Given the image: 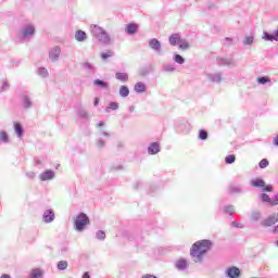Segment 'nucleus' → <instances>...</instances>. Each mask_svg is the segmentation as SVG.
I'll use <instances>...</instances> for the list:
<instances>
[{
  "mask_svg": "<svg viewBox=\"0 0 278 278\" xmlns=\"http://www.w3.org/2000/svg\"><path fill=\"white\" fill-rule=\"evenodd\" d=\"M212 250V241L203 239L192 244L190 255L195 264H203V257Z\"/></svg>",
  "mask_w": 278,
  "mask_h": 278,
  "instance_id": "nucleus-1",
  "label": "nucleus"
},
{
  "mask_svg": "<svg viewBox=\"0 0 278 278\" xmlns=\"http://www.w3.org/2000/svg\"><path fill=\"white\" fill-rule=\"evenodd\" d=\"M90 31L91 35L93 36V38H96V40L100 41L101 45H104L105 47L112 45V37L110 36V34L103 29V27L97 25V24H92L90 26Z\"/></svg>",
  "mask_w": 278,
  "mask_h": 278,
  "instance_id": "nucleus-2",
  "label": "nucleus"
},
{
  "mask_svg": "<svg viewBox=\"0 0 278 278\" xmlns=\"http://www.w3.org/2000/svg\"><path fill=\"white\" fill-rule=\"evenodd\" d=\"M90 225V217L86 213H79L74 220V229L81 232L86 230V227Z\"/></svg>",
  "mask_w": 278,
  "mask_h": 278,
  "instance_id": "nucleus-3",
  "label": "nucleus"
},
{
  "mask_svg": "<svg viewBox=\"0 0 278 278\" xmlns=\"http://www.w3.org/2000/svg\"><path fill=\"white\" fill-rule=\"evenodd\" d=\"M18 34L24 40H29V38H34L36 35V27L34 24H26L22 26V28L18 30Z\"/></svg>",
  "mask_w": 278,
  "mask_h": 278,
  "instance_id": "nucleus-4",
  "label": "nucleus"
},
{
  "mask_svg": "<svg viewBox=\"0 0 278 278\" xmlns=\"http://www.w3.org/2000/svg\"><path fill=\"white\" fill-rule=\"evenodd\" d=\"M277 223L278 213H274L261 222V227H273V225H277Z\"/></svg>",
  "mask_w": 278,
  "mask_h": 278,
  "instance_id": "nucleus-5",
  "label": "nucleus"
},
{
  "mask_svg": "<svg viewBox=\"0 0 278 278\" xmlns=\"http://www.w3.org/2000/svg\"><path fill=\"white\" fill-rule=\"evenodd\" d=\"M148 45L154 53L162 55V42L157 38L150 39Z\"/></svg>",
  "mask_w": 278,
  "mask_h": 278,
  "instance_id": "nucleus-6",
  "label": "nucleus"
},
{
  "mask_svg": "<svg viewBox=\"0 0 278 278\" xmlns=\"http://www.w3.org/2000/svg\"><path fill=\"white\" fill-rule=\"evenodd\" d=\"M228 192L229 194H244V187L240 184L231 182L228 186Z\"/></svg>",
  "mask_w": 278,
  "mask_h": 278,
  "instance_id": "nucleus-7",
  "label": "nucleus"
},
{
  "mask_svg": "<svg viewBox=\"0 0 278 278\" xmlns=\"http://www.w3.org/2000/svg\"><path fill=\"white\" fill-rule=\"evenodd\" d=\"M21 100L24 110H31V108L34 106V101H31V98L29 97V94H27V92L21 94Z\"/></svg>",
  "mask_w": 278,
  "mask_h": 278,
  "instance_id": "nucleus-8",
  "label": "nucleus"
},
{
  "mask_svg": "<svg viewBox=\"0 0 278 278\" xmlns=\"http://www.w3.org/2000/svg\"><path fill=\"white\" fill-rule=\"evenodd\" d=\"M42 220L46 225H49L55 220V212L52 208H48L43 212Z\"/></svg>",
  "mask_w": 278,
  "mask_h": 278,
  "instance_id": "nucleus-9",
  "label": "nucleus"
},
{
  "mask_svg": "<svg viewBox=\"0 0 278 278\" xmlns=\"http://www.w3.org/2000/svg\"><path fill=\"white\" fill-rule=\"evenodd\" d=\"M178 131H180V134H190L192 126L190 125V123L186 122V121H179L176 125Z\"/></svg>",
  "mask_w": 278,
  "mask_h": 278,
  "instance_id": "nucleus-10",
  "label": "nucleus"
},
{
  "mask_svg": "<svg viewBox=\"0 0 278 278\" xmlns=\"http://www.w3.org/2000/svg\"><path fill=\"white\" fill-rule=\"evenodd\" d=\"M40 181H51L52 179H55V172L52 169H46L39 175Z\"/></svg>",
  "mask_w": 278,
  "mask_h": 278,
  "instance_id": "nucleus-11",
  "label": "nucleus"
},
{
  "mask_svg": "<svg viewBox=\"0 0 278 278\" xmlns=\"http://www.w3.org/2000/svg\"><path fill=\"white\" fill-rule=\"evenodd\" d=\"M61 53H62V49L56 46V47L50 49L49 59L51 60V62H58V60H60Z\"/></svg>",
  "mask_w": 278,
  "mask_h": 278,
  "instance_id": "nucleus-12",
  "label": "nucleus"
},
{
  "mask_svg": "<svg viewBox=\"0 0 278 278\" xmlns=\"http://www.w3.org/2000/svg\"><path fill=\"white\" fill-rule=\"evenodd\" d=\"M227 278H239L240 277V268L232 266L228 267L225 271Z\"/></svg>",
  "mask_w": 278,
  "mask_h": 278,
  "instance_id": "nucleus-13",
  "label": "nucleus"
},
{
  "mask_svg": "<svg viewBox=\"0 0 278 278\" xmlns=\"http://www.w3.org/2000/svg\"><path fill=\"white\" fill-rule=\"evenodd\" d=\"M216 60H217L218 66H233L236 64V61H233V59L231 58L218 56Z\"/></svg>",
  "mask_w": 278,
  "mask_h": 278,
  "instance_id": "nucleus-14",
  "label": "nucleus"
},
{
  "mask_svg": "<svg viewBox=\"0 0 278 278\" xmlns=\"http://www.w3.org/2000/svg\"><path fill=\"white\" fill-rule=\"evenodd\" d=\"M206 77L211 81V84H220V81H223L222 73H210L206 75Z\"/></svg>",
  "mask_w": 278,
  "mask_h": 278,
  "instance_id": "nucleus-15",
  "label": "nucleus"
},
{
  "mask_svg": "<svg viewBox=\"0 0 278 278\" xmlns=\"http://www.w3.org/2000/svg\"><path fill=\"white\" fill-rule=\"evenodd\" d=\"M168 42L172 47H177V45H181V35L179 33L172 34L168 38Z\"/></svg>",
  "mask_w": 278,
  "mask_h": 278,
  "instance_id": "nucleus-16",
  "label": "nucleus"
},
{
  "mask_svg": "<svg viewBox=\"0 0 278 278\" xmlns=\"http://www.w3.org/2000/svg\"><path fill=\"white\" fill-rule=\"evenodd\" d=\"M189 266L190 265L188 264V261L186 258H180L175 262V268L180 271L188 270Z\"/></svg>",
  "mask_w": 278,
  "mask_h": 278,
  "instance_id": "nucleus-17",
  "label": "nucleus"
},
{
  "mask_svg": "<svg viewBox=\"0 0 278 278\" xmlns=\"http://www.w3.org/2000/svg\"><path fill=\"white\" fill-rule=\"evenodd\" d=\"M148 153H149V155H157V153H160V143L159 142H152L148 147Z\"/></svg>",
  "mask_w": 278,
  "mask_h": 278,
  "instance_id": "nucleus-18",
  "label": "nucleus"
},
{
  "mask_svg": "<svg viewBox=\"0 0 278 278\" xmlns=\"http://www.w3.org/2000/svg\"><path fill=\"white\" fill-rule=\"evenodd\" d=\"M115 79H117L118 81H122V84H127V81H129V74L117 72L115 73Z\"/></svg>",
  "mask_w": 278,
  "mask_h": 278,
  "instance_id": "nucleus-19",
  "label": "nucleus"
},
{
  "mask_svg": "<svg viewBox=\"0 0 278 278\" xmlns=\"http://www.w3.org/2000/svg\"><path fill=\"white\" fill-rule=\"evenodd\" d=\"M125 31L128 34V36H134V34L138 33V25L130 23L125 27Z\"/></svg>",
  "mask_w": 278,
  "mask_h": 278,
  "instance_id": "nucleus-20",
  "label": "nucleus"
},
{
  "mask_svg": "<svg viewBox=\"0 0 278 278\" xmlns=\"http://www.w3.org/2000/svg\"><path fill=\"white\" fill-rule=\"evenodd\" d=\"M264 179L262 178H254L250 181V186H252V188H263L265 186Z\"/></svg>",
  "mask_w": 278,
  "mask_h": 278,
  "instance_id": "nucleus-21",
  "label": "nucleus"
},
{
  "mask_svg": "<svg viewBox=\"0 0 278 278\" xmlns=\"http://www.w3.org/2000/svg\"><path fill=\"white\" fill-rule=\"evenodd\" d=\"M250 220L252 223H260L262 220V212L260 211H252L250 215Z\"/></svg>",
  "mask_w": 278,
  "mask_h": 278,
  "instance_id": "nucleus-22",
  "label": "nucleus"
},
{
  "mask_svg": "<svg viewBox=\"0 0 278 278\" xmlns=\"http://www.w3.org/2000/svg\"><path fill=\"white\" fill-rule=\"evenodd\" d=\"M256 81L260 86H266V84L273 86V80L268 76H261L256 79Z\"/></svg>",
  "mask_w": 278,
  "mask_h": 278,
  "instance_id": "nucleus-23",
  "label": "nucleus"
},
{
  "mask_svg": "<svg viewBox=\"0 0 278 278\" xmlns=\"http://www.w3.org/2000/svg\"><path fill=\"white\" fill-rule=\"evenodd\" d=\"M93 86H97L98 88H103V90H108V88H110V83L102 79H96L93 80Z\"/></svg>",
  "mask_w": 278,
  "mask_h": 278,
  "instance_id": "nucleus-24",
  "label": "nucleus"
},
{
  "mask_svg": "<svg viewBox=\"0 0 278 278\" xmlns=\"http://www.w3.org/2000/svg\"><path fill=\"white\" fill-rule=\"evenodd\" d=\"M14 131L17 138H23V134H25V129H23V125L21 123H14Z\"/></svg>",
  "mask_w": 278,
  "mask_h": 278,
  "instance_id": "nucleus-25",
  "label": "nucleus"
},
{
  "mask_svg": "<svg viewBox=\"0 0 278 278\" xmlns=\"http://www.w3.org/2000/svg\"><path fill=\"white\" fill-rule=\"evenodd\" d=\"M135 92H138L139 94H142V92H147V85L144 83L139 81L134 87Z\"/></svg>",
  "mask_w": 278,
  "mask_h": 278,
  "instance_id": "nucleus-26",
  "label": "nucleus"
},
{
  "mask_svg": "<svg viewBox=\"0 0 278 278\" xmlns=\"http://www.w3.org/2000/svg\"><path fill=\"white\" fill-rule=\"evenodd\" d=\"M87 36H86V31L84 30H77L75 33V39L78 41V42H84L86 40Z\"/></svg>",
  "mask_w": 278,
  "mask_h": 278,
  "instance_id": "nucleus-27",
  "label": "nucleus"
},
{
  "mask_svg": "<svg viewBox=\"0 0 278 278\" xmlns=\"http://www.w3.org/2000/svg\"><path fill=\"white\" fill-rule=\"evenodd\" d=\"M119 97H123V99L129 97V87H127V85L119 87Z\"/></svg>",
  "mask_w": 278,
  "mask_h": 278,
  "instance_id": "nucleus-28",
  "label": "nucleus"
},
{
  "mask_svg": "<svg viewBox=\"0 0 278 278\" xmlns=\"http://www.w3.org/2000/svg\"><path fill=\"white\" fill-rule=\"evenodd\" d=\"M0 142L3 144H8V142H10V135H8L5 130H0Z\"/></svg>",
  "mask_w": 278,
  "mask_h": 278,
  "instance_id": "nucleus-29",
  "label": "nucleus"
},
{
  "mask_svg": "<svg viewBox=\"0 0 278 278\" xmlns=\"http://www.w3.org/2000/svg\"><path fill=\"white\" fill-rule=\"evenodd\" d=\"M173 60L174 62H176V64H186V59L181 56V54H178L177 52L174 53Z\"/></svg>",
  "mask_w": 278,
  "mask_h": 278,
  "instance_id": "nucleus-30",
  "label": "nucleus"
},
{
  "mask_svg": "<svg viewBox=\"0 0 278 278\" xmlns=\"http://www.w3.org/2000/svg\"><path fill=\"white\" fill-rule=\"evenodd\" d=\"M175 65L172 63L163 64V73H175Z\"/></svg>",
  "mask_w": 278,
  "mask_h": 278,
  "instance_id": "nucleus-31",
  "label": "nucleus"
},
{
  "mask_svg": "<svg viewBox=\"0 0 278 278\" xmlns=\"http://www.w3.org/2000/svg\"><path fill=\"white\" fill-rule=\"evenodd\" d=\"M225 214H228L229 216H233L236 214V206L233 205H226L224 206Z\"/></svg>",
  "mask_w": 278,
  "mask_h": 278,
  "instance_id": "nucleus-32",
  "label": "nucleus"
},
{
  "mask_svg": "<svg viewBox=\"0 0 278 278\" xmlns=\"http://www.w3.org/2000/svg\"><path fill=\"white\" fill-rule=\"evenodd\" d=\"M118 110V102H110L109 106H106L105 112H108V114H110V112H114Z\"/></svg>",
  "mask_w": 278,
  "mask_h": 278,
  "instance_id": "nucleus-33",
  "label": "nucleus"
},
{
  "mask_svg": "<svg viewBox=\"0 0 278 278\" xmlns=\"http://www.w3.org/2000/svg\"><path fill=\"white\" fill-rule=\"evenodd\" d=\"M260 199L263 203H269V205H273V199L267 193H261Z\"/></svg>",
  "mask_w": 278,
  "mask_h": 278,
  "instance_id": "nucleus-34",
  "label": "nucleus"
},
{
  "mask_svg": "<svg viewBox=\"0 0 278 278\" xmlns=\"http://www.w3.org/2000/svg\"><path fill=\"white\" fill-rule=\"evenodd\" d=\"M37 73H38L39 77H43V78L49 77V71L47 70V67H39L37 70Z\"/></svg>",
  "mask_w": 278,
  "mask_h": 278,
  "instance_id": "nucleus-35",
  "label": "nucleus"
},
{
  "mask_svg": "<svg viewBox=\"0 0 278 278\" xmlns=\"http://www.w3.org/2000/svg\"><path fill=\"white\" fill-rule=\"evenodd\" d=\"M178 47H179V49H181V51H188V49H190V43H188V41L186 39H181Z\"/></svg>",
  "mask_w": 278,
  "mask_h": 278,
  "instance_id": "nucleus-36",
  "label": "nucleus"
},
{
  "mask_svg": "<svg viewBox=\"0 0 278 278\" xmlns=\"http://www.w3.org/2000/svg\"><path fill=\"white\" fill-rule=\"evenodd\" d=\"M56 268H58V270H66V268H68V262L67 261H60L56 264Z\"/></svg>",
  "mask_w": 278,
  "mask_h": 278,
  "instance_id": "nucleus-37",
  "label": "nucleus"
},
{
  "mask_svg": "<svg viewBox=\"0 0 278 278\" xmlns=\"http://www.w3.org/2000/svg\"><path fill=\"white\" fill-rule=\"evenodd\" d=\"M254 41H255V37H253V36H245V37L243 38V45H244L245 47L253 45Z\"/></svg>",
  "mask_w": 278,
  "mask_h": 278,
  "instance_id": "nucleus-38",
  "label": "nucleus"
},
{
  "mask_svg": "<svg viewBox=\"0 0 278 278\" xmlns=\"http://www.w3.org/2000/svg\"><path fill=\"white\" fill-rule=\"evenodd\" d=\"M150 73L151 66L141 67L139 71V75H141V77H147V75H149Z\"/></svg>",
  "mask_w": 278,
  "mask_h": 278,
  "instance_id": "nucleus-39",
  "label": "nucleus"
},
{
  "mask_svg": "<svg viewBox=\"0 0 278 278\" xmlns=\"http://www.w3.org/2000/svg\"><path fill=\"white\" fill-rule=\"evenodd\" d=\"M263 38L267 41V42H274L275 39H274V36H273V33H268V31H264L263 33Z\"/></svg>",
  "mask_w": 278,
  "mask_h": 278,
  "instance_id": "nucleus-40",
  "label": "nucleus"
},
{
  "mask_svg": "<svg viewBox=\"0 0 278 278\" xmlns=\"http://www.w3.org/2000/svg\"><path fill=\"white\" fill-rule=\"evenodd\" d=\"M31 278H40L42 277V271L40 269H33L30 273Z\"/></svg>",
  "mask_w": 278,
  "mask_h": 278,
  "instance_id": "nucleus-41",
  "label": "nucleus"
},
{
  "mask_svg": "<svg viewBox=\"0 0 278 278\" xmlns=\"http://www.w3.org/2000/svg\"><path fill=\"white\" fill-rule=\"evenodd\" d=\"M77 114L80 118H88V111L86 109H78Z\"/></svg>",
  "mask_w": 278,
  "mask_h": 278,
  "instance_id": "nucleus-42",
  "label": "nucleus"
},
{
  "mask_svg": "<svg viewBox=\"0 0 278 278\" xmlns=\"http://www.w3.org/2000/svg\"><path fill=\"white\" fill-rule=\"evenodd\" d=\"M1 84H2V86L0 87V90H1L2 92H5V90H9V89H10V84L8 83L7 79H2V80H1Z\"/></svg>",
  "mask_w": 278,
  "mask_h": 278,
  "instance_id": "nucleus-43",
  "label": "nucleus"
},
{
  "mask_svg": "<svg viewBox=\"0 0 278 278\" xmlns=\"http://www.w3.org/2000/svg\"><path fill=\"white\" fill-rule=\"evenodd\" d=\"M226 164H233L236 162V154H230L225 157Z\"/></svg>",
  "mask_w": 278,
  "mask_h": 278,
  "instance_id": "nucleus-44",
  "label": "nucleus"
},
{
  "mask_svg": "<svg viewBox=\"0 0 278 278\" xmlns=\"http://www.w3.org/2000/svg\"><path fill=\"white\" fill-rule=\"evenodd\" d=\"M207 137H208L207 130L201 129L199 131V139L200 140H207Z\"/></svg>",
  "mask_w": 278,
  "mask_h": 278,
  "instance_id": "nucleus-45",
  "label": "nucleus"
},
{
  "mask_svg": "<svg viewBox=\"0 0 278 278\" xmlns=\"http://www.w3.org/2000/svg\"><path fill=\"white\" fill-rule=\"evenodd\" d=\"M96 238H97V240H100V241L105 240V231H103V230H98V231L96 232Z\"/></svg>",
  "mask_w": 278,
  "mask_h": 278,
  "instance_id": "nucleus-46",
  "label": "nucleus"
},
{
  "mask_svg": "<svg viewBox=\"0 0 278 278\" xmlns=\"http://www.w3.org/2000/svg\"><path fill=\"white\" fill-rule=\"evenodd\" d=\"M83 68H85V71H94V65L90 62H85L83 63Z\"/></svg>",
  "mask_w": 278,
  "mask_h": 278,
  "instance_id": "nucleus-47",
  "label": "nucleus"
},
{
  "mask_svg": "<svg viewBox=\"0 0 278 278\" xmlns=\"http://www.w3.org/2000/svg\"><path fill=\"white\" fill-rule=\"evenodd\" d=\"M96 147H97L98 149H105V140L99 138V139L97 140Z\"/></svg>",
  "mask_w": 278,
  "mask_h": 278,
  "instance_id": "nucleus-48",
  "label": "nucleus"
},
{
  "mask_svg": "<svg viewBox=\"0 0 278 278\" xmlns=\"http://www.w3.org/2000/svg\"><path fill=\"white\" fill-rule=\"evenodd\" d=\"M268 164H269V162L267 161V159H263L258 163V166H260V168H267Z\"/></svg>",
  "mask_w": 278,
  "mask_h": 278,
  "instance_id": "nucleus-49",
  "label": "nucleus"
},
{
  "mask_svg": "<svg viewBox=\"0 0 278 278\" xmlns=\"http://www.w3.org/2000/svg\"><path fill=\"white\" fill-rule=\"evenodd\" d=\"M262 191L263 192H273V185H264V187H262Z\"/></svg>",
  "mask_w": 278,
  "mask_h": 278,
  "instance_id": "nucleus-50",
  "label": "nucleus"
},
{
  "mask_svg": "<svg viewBox=\"0 0 278 278\" xmlns=\"http://www.w3.org/2000/svg\"><path fill=\"white\" fill-rule=\"evenodd\" d=\"M224 45H226V47H230L231 46V42H233V38H231V37H226L225 39H224Z\"/></svg>",
  "mask_w": 278,
  "mask_h": 278,
  "instance_id": "nucleus-51",
  "label": "nucleus"
},
{
  "mask_svg": "<svg viewBox=\"0 0 278 278\" xmlns=\"http://www.w3.org/2000/svg\"><path fill=\"white\" fill-rule=\"evenodd\" d=\"M101 58L102 60H108L109 58H112V52H102Z\"/></svg>",
  "mask_w": 278,
  "mask_h": 278,
  "instance_id": "nucleus-52",
  "label": "nucleus"
},
{
  "mask_svg": "<svg viewBox=\"0 0 278 278\" xmlns=\"http://www.w3.org/2000/svg\"><path fill=\"white\" fill-rule=\"evenodd\" d=\"M231 226H232V227H236L237 229H243V228H244V226H243L242 224L237 223L236 220H233V222L231 223Z\"/></svg>",
  "mask_w": 278,
  "mask_h": 278,
  "instance_id": "nucleus-53",
  "label": "nucleus"
},
{
  "mask_svg": "<svg viewBox=\"0 0 278 278\" xmlns=\"http://www.w3.org/2000/svg\"><path fill=\"white\" fill-rule=\"evenodd\" d=\"M60 253H61V255H66V253H68V247H66V245L61 247Z\"/></svg>",
  "mask_w": 278,
  "mask_h": 278,
  "instance_id": "nucleus-54",
  "label": "nucleus"
},
{
  "mask_svg": "<svg viewBox=\"0 0 278 278\" xmlns=\"http://www.w3.org/2000/svg\"><path fill=\"white\" fill-rule=\"evenodd\" d=\"M217 1L216 0H211L207 2V8L208 10H212V8H214V5H216Z\"/></svg>",
  "mask_w": 278,
  "mask_h": 278,
  "instance_id": "nucleus-55",
  "label": "nucleus"
},
{
  "mask_svg": "<svg viewBox=\"0 0 278 278\" xmlns=\"http://www.w3.org/2000/svg\"><path fill=\"white\" fill-rule=\"evenodd\" d=\"M26 177H28V179H34L36 177V173L34 172H27L26 173Z\"/></svg>",
  "mask_w": 278,
  "mask_h": 278,
  "instance_id": "nucleus-56",
  "label": "nucleus"
},
{
  "mask_svg": "<svg viewBox=\"0 0 278 278\" xmlns=\"http://www.w3.org/2000/svg\"><path fill=\"white\" fill-rule=\"evenodd\" d=\"M271 205H278V193L271 199Z\"/></svg>",
  "mask_w": 278,
  "mask_h": 278,
  "instance_id": "nucleus-57",
  "label": "nucleus"
},
{
  "mask_svg": "<svg viewBox=\"0 0 278 278\" xmlns=\"http://www.w3.org/2000/svg\"><path fill=\"white\" fill-rule=\"evenodd\" d=\"M100 136H104V138H110V132H108V131L101 129V130H100Z\"/></svg>",
  "mask_w": 278,
  "mask_h": 278,
  "instance_id": "nucleus-58",
  "label": "nucleus"
},
{
  "mask_svg": "<svg viewBox=\"0 0 278 278\" xmlns=\"http://www.w3.org/2000/svg\"><path fill=\"white\" fill-rule=\"evenodd\" d=\"M273 36H274V41L278 42V29L274 30Z\"/></svg>",
  "mask_w": 278,
  "mask_h": 278,
  "instance_id": "nucleus-59",
  "label": "nucleus"
},
{
  "mask_svg": "<svg viewBox=\"0 0 278 278\" xmlns=\"http://www.w3.org/2000/svg\"><path fill=\"white\" fill-rule=\"evenodd\" d=\"M141 278H157V276L147 274V275H143Z\"/></svg>",
  "mask_w": 278,
  "mask_h": 278,
  "instance_id": "nucleus-60",
  "label": "nucleus"
},
{
  "mask_svg": "<svg viewBox=\"0 0 278 278\" xmlns=\"http://www.w3.org/2000/svg\"><path fill=\"white\" fill-rule=\"evenodd\" d=\"M99 98H94V100H93V105H94V108H97V105H99Z\"/></svg>",
  "mask_w": 278,
  "mask_h": 278,
  "instance_id": "nucleus-61",
  "label": "nucleus"
},
{
  "mask_svg": "<svg viewBox=\"0 0 278 278\" xmlns=\"http://www.w3.org/2000/svg\"><path fill=\"white\" fill-rule=\"evenodd\" d=\"M274 146L278 147V135L274 138Z\"/></svg>",
  "mask_w": 278,
  "mask_h": 278,
  "instance_id": "nucleus-62",
  "label": "nucleus"
},
{
  "mask_svg": "<svg viewBox=\"0 0 278 278\" xmlns=\"http://www.w3.org/2000/svg\"><path fill=\"white\" fill-rule=\"evenodd\" d=\"M81 278H90V274L88 271H85Z\"/></svg>",
  "mask_w": 278,
  "mask_h": 278,
  "instance_id": "nucleus-63",
  "label": "nucleus"
},
{
  "mask_svg": "<svg viewBox=\"0 0 278 278\" xmlns=\"http://www.w3.org/2000/svg\"><path fill=\"white\" fill-rule=\"evenodd\" d=\"M0 278H12V276L10 274H3Z\"/></svg>",
  "mask_w": 278,
  "mask_h": 278,
  "instance_id": "nucleus-64",
  "label": "nucleus"
}]
</instances>
